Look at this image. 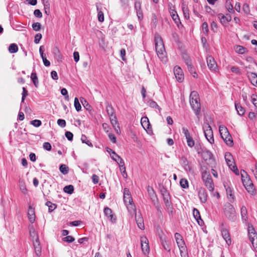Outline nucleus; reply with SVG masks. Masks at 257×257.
I'll use <instances>...</instances> for the list:
<instances>
[{"label": "nucleus", "instance_id": "nucleus-64", "mask_svg": "<svg viewBox=\"0 0 257 257\" xmlns=\"http://www.w3.org/2000/svg\"><path fill=\"white\" fill-rule=\"evenodd\" d=\"M65 136L69 141H72L73 140V135L70 132H66L65 133Z\"/></svg>", "mask_w": 257, "mask_h": 257}, {"label": "nucleus", "instance_id": "nucleus-63", "mask_svg": "<svg viewBox=\"0 0 257 257\" xmlns=\"http://www.w3.org/2000/svg\"><path fill=\"white\" fill-rule=\"evenodd\" d=\"M251 101L254 106L257 108V96L254 94H252L251 96Z\"/></svg>", "mask_w": 257, "mask_h": 257}, {"label": "nucleus", "instance_id": "nucleus-7", "mask_svg": "<svg viewBox=\"0 0 257 257\" xmlns=\"http://www.w3.org/2000/svg\"><path fill=\"white\" fill-rule=\"evenodd\" d=\"M161 192L163 196L167 210L169 213H172L173 212V207L169 193L165 188L161 189Z\"/></svg>", "mask_w": 257, "mask_h": 257}, {"label": "nucleus", "instance_id": "nucleus-10", "mask_svg": "<svg viewBox=\"0 0 257 257\" xmlns=\"http://www.w3.org/2000/svg\"><path fill=\"white\" fill-rule=\"evenodd\" d=\"M249 239L251 242L252 245L254 248H257V233L254 229L252 227L248 228V230Z\"/></svg>", "mask_w": 257, "mask_h": 257}, {"label": "nucleus", "instance_id": "nucleus-35", "mask_svg": "<svg viewBox=\"0 0 257 257\" xmlns=\"http://www.w3.org/2000/svg\"><path fill=\"white\" fill-rule=\"evenodd\" d=\"M187 68L188 71L190 72V73L193 74V76L194 78L197 77V74L195 72V69L194 66L192 65V63L187 64Z\"/></svg>", "mask_w": 257, "mask_h": 257}, {"label": "nucleus", "instance_id": "nucleus-13", "mask_svg": "<svg viewBox=\"0 0 257 257\" xmlns=\"http://www.w3.org/2000/svg\"><path fill=\"white\" fill-rule=\"evenodd\" d=\"M208 68L211 71H216L218 70L216 62L214 58L211 55L208 56L206 58Z\"/></svg>", "mask_w": 257, "mask_h": 257}, {"label": "nucleus", "instance_id": "nucleus-55", "mask_svg": "<svg viewBox=\"0 0 257 257\" xmlns=\"http://www.w3.org/2000/svg\"><path fill=\"white\" fill-rule=\"evenodd\" d=\"M75 240V238L72 236H67L63 238L64 241H66L69 243L72 242Z\"/></svg>", "mask_w": 257, "mask_h": 257}, {"label": "nucleus", "instance_id": "nucleus-8", "mask_svg": "<svg viewBox=\"0 0 257 257\" xmlns=\"http://www.w3.org/2000/svg\"><path fill=\"white\" fill-rule=\"evenodd\" d=\"M204 135L207 141L210 143H214L213 131L208 122H204L203 125Z\"/></svg>", "mask_w": 257, "mask_h": 257}, {"label": "nucleus", "instance_id": "nucleus-58", "mask_svg": "<svg viewBox=\"0 0 257 257\" xmlns=\"http://www.w3.org/2000/svg\"><path fill=\"white\" fill-rule=\"evenodd\" d=\"M98 21L100 22L104 21V14L101 11L98 12Z\"/></svg>", "mask_w": 257, "mask_h": 257}, {"label": "nucleus", "instance_id": "nucleus-59", "mask_svg": "<svg viewBox=\"0 0 257 257\" xmlns=\"http://www.w3.org/2000/svg\"><path fill=\"white\" fill-rule=\"evenodd\" d=\"M116 157L117 158V161H116L117 162V163L119 165V167L124 165V163L123 160L120 157H119L118 155H116Z\"/></svg>", "mask_w": 257, "mask_h": 257}, {"label": "nucleus", "instance_id": "nucleus-24", "mask_svg": "<svg viewBox=\"0 0 257 257\" xmlns=\"http://www.w3.org/2000/svg\"><path fill=\"white\" fill-rule=\"evenodd\" d=\"M141 124L145 130L149 129L151 126L149 120L147 116L142 117L141 120Z\"/></svg>", "mask_w": 257, "mask_h": 257}, {"label": "nucleus", "instance_id": "nucleus-5", "mask_svg": "<svg viewBox=\"0 0 257 257\" xmlns=\"http://www.w3.org/2000/svg\"><path fill=\"white\" fill-rule=\"evenodd\" d=\"M224 213L225 216L230 221H233L236 218L235 209L233 206L229 203L225 204Z\"/></svg>", "mask_w": 257, "mask_h": 257}, {"label": "nucleus", "instance_id": "nucleus-54", "mask_svg": "<svg viewBox=\"0 0 257 257\" xmlns=\"http://www.w3.org/2000/svg\"><path fill=\"white\" fill-rule=\"evenodd\" d=\"M231 71L232 72L235 73L236 74H241V71L240 69L236 66H232L231 68Z\"/></svg>", "mask_w": 257, "mask_h": 257}, {"label": "nucleus", "instance_id": "nucleus-2", "mask_svg": "<svg viewBox=\"0 0 257 257\" xmlns=\"http://www.w3.org/2000/svg\"><path fill=\"white\" fill-rule=\"evenodd\" d=\"M190 103L196 115L199 118V115L200 113L201 105L199 95L195 91H192L190 93Z\"/></svg>", "mask_w": 257, "mask_h": 257}, {"label": "nucleus", "instance_id": "nucleus-42", "mask_svg": "<svg viewBox=\"0 0 257 257\" xmlns=\"http://www.w3.org/2000/svg\"><path fill=\"white\" fill-rule=\"evenodd\" d=\"M106 111L109 117L114 115V109L111 105H108L106 106Z\"/></svg>", "mask_w": 257, "mask_h": 257}, {"label": "nucleus", "instance_id": "nucleus-22", "mask_svg": "<svg viewBox=\"0 0 257 257\" xmlns=\"http://www.w3.org/2000/svg\"><path fill=\"white\" fill-rule=\"evenodd\" d=\"M136 221L139 228L141 229H144L145 228L144 219L141 214L140 215L136 214Z\"/></svg>", "mask_w": 257, "mask_h": 257}, {"label": "nucleus", "instance_id": "nucleus-47", "mask_svg": "<svg viewBox=\"0 0 257 257\" xmlns=\"http://www.w3.org/2000/svg\"><path fill=\"white\" fill-rule=\"evenodd\" d=\"M180 184L183 188L188 187V182L186 179H181L180 181Z\"/></svg>", "mask_w": 257, "mask_h": 257}, {"label": "nucleus", "instance_id": "nucleus-62", "mask_svg": "<svg viewBox=\"0 0 257 257\" xmlns=\"http://www.w3.org/2000/svg\"><path fill=\"white\" fill-rule=\"evenodd\" d=\"M41 38L42 35L40 33L37 34L35 36L34 42L36 44L39 43Z\"/></svg>", "mask_w": 257, "mask_h": 257}, {"label": "nucleus", "instance_id": "nucleus-51", "mask_svg": "<svg viewBox=\"0 0 257 257\" xmlns=\"http://www.w3.org/2000/svg\"><path fill=\"white\" fill-rule=\"evenodd\" d=\"M30 123L35 127H39L42 124V122L40 120L35 119L31 121Z\"/></svg>", "mask_w": 257, "mask_h": 257}, {"label": "nucleus", "instance_id": "nucleus-11", "mask_svg": "<svg viewBox=\"0 0 257 257\" xmlns=\"http://www.w3.org/2000/svg\"><path fill=\"white\" fill-rule=\"evenodd\" d=\"M141 243L143 252L145 255L148 254L150 251V247L148 239L146 236L141 237Z\"/></svg>", "mask_w": 257, "mask_h": 257}, {"label": "nucleus", "instance_id": "nucleus-14", "mask_svg": "<svg viewBox=\"0 0 257 257\" xmlns=\"http://www.w3.org/2000/svg\"><path fill=\"white\" fill-rule=\"evenodd\" d=\"M135 9L139 20H141L143 18V13L142 10L141 2L140 0H135Z\"/></svg>", "mask_w": 257, "mask_h": 257}, {"label": "nucleus", "instance_id": "nucleus-26", "mask_svg": "<svg viewBox=\"0 0 257 257\" xmlns=\"http://www.w3.org/2000/svg\"><path fill=\"white\" fill-rule=\"evenodd\" d=\"M235 107L238 115L241 116L245 113V109L239 103H235Z\"/></svg>", "mask_w": 257, "mask_h": 257}, {"label": "nucleus", "instance_id": "nucleus-38", "mask_svg": "<svg viewBox=\"0 0 257 257\" xmlns=\"http://www.w3.org/2000/svg\"><path fill=\"white\" fill-rule=\"evenodd\" d=\"M9 51L11 53H16L18 51V47L16 44H11L9 47Z\"/></svg>", "mask_w": 257, "mask_h": 257}, {"label": "nucleus", "instance_id": "nucleus-48", "mask_svg": "<svg viewBox=\"0 0 257 257\" xmlns=\"http://www.w3.org/2000/svg\"><path fill=\"white\" fill-rule=\"evenodd\" d=\"M202 31L207 36L209 32L208 24L206 22H204L202 25Z\"/></svg>", "mask_w": 257, "mask_h": 257}, {"label": "nucleus", "instance_id": "nucleus-30", "mask_svg": "<svg viewBox=\"0 0 257 257\" xmlns=\"http://www.w3.org/2000/svg\"><path fill=\"white\" fill-rule=\"evenodd\" d=\"M181 163L186 171H190L191 170L190 166L188 161L185 157H182L181 159Z\"/></svg>", "mask_w": 257, "mask_h": 257}, {"label": "nucleus", "instance_id": "nucleus-17", "mask_svg": "<svg viewBox=\"0 0 257 257\" xmlns=\"http://www.w3.org/2000/svg\"><path fill=\"white\" fill-rule=\"evenodd\" d=\"M241 175L242 178V183L245 187V186H248L250 185H252V183L250 178L246 175V172L243 170L241 171Z\"/></svg>", "mask_w": 257, "mask_h": 257}, {"label": "nucleus", "instance_id": "nucleus-37", "mask_svg": "<svg viewBox=\"0 0 257 257\" xmlns=\"http://www.w3.org/2000/svg\"><path fill=\"white\" fill-rule=\"evenodd\" d=\"M45 205L48 207V210L49 212H52L57 207V205L55 204H54L50 201L46 202Z\"/></svg>", "mask_w": 257, "mask_h": 257}, {"label": "nucleus", "instance_id": "nucleus-28", "mask_svg": "<svg viewBox=\"0 0 257 257\" xmlns=\"http://www.w3.org/2000/svg\"><path fill=\"white\" fill-rule=\"evenodd\" d=\"M29 232H30V235L33 239V241L39 239V236H38L35 229H34V228L33 226H31L30 227Z\"/></svg>", "mask_w": 257, "mask_h": 257}, {"label": "nucleus", "instance_id": "nucleus-40", "mask_svg": "<svg viewBox=\"0 0 257 257\" xmlns=\"http://www.w3.org/2000/svg\"><path fill=\"white\" fill-rule=\"evenodd\" d=\"M60 171L64 175L67 174L69 171L68 167L65 164H62L59 167Z\"/></svg>", "mask_w": 257, "mask_h": 257}, {"label": "nucleus", "instance_id": "nucleus-41", "mask_svg": "<svg viewBox=\"0 0 257 257\" xmlns=\"http://www.w3.org/2000/svg\"><path fill=\"white\" fill-rule=\"evenodd\" d=\"M182 58L186 65L192 63L191 58L187 53H183Z\"/></svg>", "mask_w": 257, "mask_h": 257}, {"label": "nucleus", "instance_id": "nucleus-53", "mask_svg": "<svg viewBox=\"0 0 257 257\" xmlns=\"http://www.w3.org/2000/svg\"><path fill=\"white\" fill-rule=\"evenodd\" d=\"M218 18L222 24H224L227 22L226 17L223 14L221 13L219 14L218 15Z\"/></svg>", "mask_w": 257, "mask_h": 257}, {"label": "nucleus", "instance_id": "nucleus-33", "mask_svg": "<svg viewBox=\"0 0 257 257\" xmlns=\"http://www.w3.org/2000/svg\"><path fill=\"white\" fill-rule=\"evenodd\" d=\"M31 79L33 81L36 87H38L39 85V80L36 72H33L31 75Z\"/></svg>", "mask_w": 257, "mask_h": 257}, {"label": "nucleus", "instance_id": "nucleus-9", "mask_svg": "<svg viewBox=\"0 0 257 257\" xmlns=\"http://www.w3.org/2000/svg\"><path fill=\"white\" fill-rule=\"evenodd\" d=\"M202 179L205 184V186L210 191L214 190V183L209 172L205 171L202 173Z\"/></svg>", "mask_w": 257, "mask_h": 257}, {"label": "nucleus", "instance_id": "nucleus-12", "mask_svg": "<svg viewBox=\"0 0 257 257\" xmlns=\"http://www.w3.org/2000/svg\"><path fill=\"white\" fill-rule=\"evenodd\" d=\"M182 133L184 134V136L186 138L187 145L189 147H193L195 144L194 141L191 136L187 128L183 127L182 128Z\"/></svg>", "mask_w": 257, "mask_h": 257}, {"label": "nucleus", "instance_id": "nucleus-27", "mask_svg": "<svg viewBox=\"0 0 257 257\" xmlns=\"http://www.w3.org/2000/svg\"><path fill=\"white\" fill-rule=\"evenodd\" d=\"M240 213L242 219L244 221H246L248 219V216L247 211L245 206H242L241 207Z\"/></svg>", "mask_w": 257, "mask_h": 257}, {"label": "nucleus", "instance_id": "nucleus-56", "mask_svg": "<svg viewBox=\"0 0 257 257\" xmlns=\"http://www.w3.org/2000/svg\"><path fill=\"white\" fill-rule=\"evenodd\" d=\"M80 101L82 103L83 105L86 107L87 110L89 109V108L91 107L90 105L88 103L87 101L84 99L83 98H80Z\"/></svg>", "mask_w": 257, "mask_h": 257}, {"label": "nucleus", "instance_id": "nucleus-15", "mask_svg": "<svg viewBox=\"0 0 257 257\" xmlns=\"http://www.w3.org/2000/svg\"><path fill=\"white\" fill-rule=\"evenodd\" d=\"M174 73L178 81L182 82L184 80V74L181 68L178 66H176L174 68Z\"/></svg>", "mask_w": 257, "mask_h": 257}, {"label": "nucleus", "instance_id": "nucleus-43", "mask_svg": "<svg viewBox=\"0 0 257 257\" xmlns=\"http://www.w3.org/2000/svg\"><path fill=\"white\" fill-rule=\"evenodd\" d=\"M149 105L151 107L157 108L159 111H161V107L158 105V104L156 103V102L153 101V100H150L149 102Z\"/></svg>", "mask_w": 257, "mask_h": 257}, {"label": "nucleus", "instance_id": "nucleus-61", "mask_svg": "<svg viewBox=\"0 0 257 257\" xmlns=\"http://www.w3.org/2000/svg\"><path fill=\"white\" fill-rule=\"evenodd\" d=\"M43 148L47 151H50L52 149V147L49 143L45 142L43 144Z\"/></svg>", "mask_w": 257, "mask_h": 257}, {"label": "nucleus", "instance_id": "nucleus-44", "mask_svg": "<svg viewBox=\"0 0 257 257\" xmlns=\"http://www.w3.org/2000/svg\"><path fill=\"white\" fill-rule=\"evenodd\" d=\"M225 8L229 13H232L233 12V6L231 5L230 2L228 0L226 1Z\"/></svg>", "mask_w": 257, "mask_h": 257}, {"label": "nucleus", "instance_id": "nucleus-18", "mask_svg": "<svg viewBox=\"0 0 257 257\" xmlns=\"http://www.w3.org/2000/svg\"><path fill=\"white\" fill-rule=\"evenodd\" d=\"M198 196L202 203H205L207 201V194L205 189L200 188L198 190Z\"/></svg>", "mask_w": 257, "mask_h": 257}, {"label": "nucleus", "instance_id": "nucleus-45", "mask_svg": "<svg viewBox=\"0 0 257 257\" xmlns=\"http://www.w3.org/2000/svg\"><path fill=\"white\" fill-rule=\"evenodd\" d=\"M245 188L246 190L247 191V192L251 194H253L255 193V189L253 187V183L252 185L245 186Z\"/></svg>", "mask_w": 257, "mask_h": 257}, {"label": "nucleus", "instance_id": "nucleus-25", "mask_svg": "<svg viewBox=\"0 0 257 257\" xmlns=\"http://www.w3.org/2000/svg\"><path fill=\"white\" fill-rule=\"evenodd\" d=\"M248 77L252 85L257 86V75L255 73L250 72L248 74Z\"/></svg>", "mask_w": 257, "mask_h": 257}, {"label": "nucleus", "instance_id": "nucleus-16", "mask_svg": "<svg viewBox=\"0 0 257 257\" xmlns=\"http://www.w3.org/2000/svg\"><path fill=\"white\" fill-rule=\"evenodd\" d=\"M169 12L172 18L173 19L175 23L177 25L178 27L180 28V26H182V25H181V23L180 22V19L177 13V12L174 10V7L173 8H170Z\"/></svg>", "mask_w": 257, "mask_h": 257}, {"label": "nucleus", "instance_id": "nucleus-49", "mask_svg": "<svg viewBox=\"0 0 257 257\" xmlns=\"http://www.w3.org/2000/svg\"><path fill=\"white\" fill-rule=\"evenodd\" d=\"M32 26L33 29L35 31H39L41 28V25L39 22L33 23Z\"/></svg>", "mask_w": 257, "mask_h": 257}, {"label": "nucleus", "instance_id": "nucleus-36", "mask_svg": "<svg viewBox=\"0 0 257 257\" xmlns=\"http://www.w3.org/2000/svg\"><path fill=\"white\" fill-rule=\"evenodd\" d=\"M81 140L82 143L86 144L90 147H93V145L91 142L87 139V137L85 135L81 136Z\"/></svg>", "mask_w": 257, "mask_h": 257}, {"label": "nucleus", "instance_id": "nucleus-6", "mask_svg": "<svg viewBox=\"0 0 257 257\" xmlns=\"http://www.w3.org/2000/svg\"><path fill=\"white\" fill-rule=\"evenodd\" d=\"M175 238L179 248L181 257H187L186 254V246L182 236L179 233L175 234Z\"/></svg>", "mask_w": 257, "mask_h": 257}, {"label": "nucleus", "instance_id": "nucleus-31", "mask_svg": "<svg viewBox=\"0 0 257 257\" xmlns=\"http://www.w3.org/2000/svg\"><path fill=\"white\" fill-rule=\"evenodd\" d=\"M225 159L226 163L229 168L231 167L233 165H234V162L231 160V159H232V156L230 153H226L225 154Z\"/></svg>", "mask_w": 257, "mask_h": 257}, {"label": "nucleus", "instance_id": "nucleus-20", "mask_svg": "<svg viewBox=\"0 0 257 257\" xmlns=\"http://www.w3.org/2000/svg\"><path fill=\"white\" fill-rule=\"evenodd\" d=\"M221 234L223 238L226 241L227 244L228 245L230 244L231 240L228 231L226 229L223 228L221 230Z\"/></svg>", "mask_w": 257, "mask_h": 257}, {"label": "nucleus", "instance_id": "nucleus-57", "mask_svg": "<svg viewBox=\"0 0 257 257\" xmlns=\"http://www.w3.org/2000/svg\"><path fill=\"white\" fill-rule=\"evenodd\" d=\"M28 95V91L26 89L25 87L23 88V92H22V101L21 103L24 102L25 97Z\"/></svg>", "mask_w": 257, "mask_h": 257}, {"label": "nucleus", "instance_id": "nucleus-39", "mask_svg": "<svg viewBox=\"0 0 257 257\" xmlns=\"http://www.w3.org/2000/svg\"><path fill=\"white\" fill-rule=\"evenodd\" d=\"M63 190L65 192L71 194L74 191V187L71 185H67L64 188Z\"/></svg>", "mask_w": 257, "mask_h": 257}, {"label": "nucleus", "instance_id": "nucleus-4", "mask_svg": "<svg viewBox=\"0 0 257 257\" xmlns=\"http://www.w3.org/2000/svg\"><path fill=\"white\" fill-rule=\"evenodd\" d=\"M219 131L220 136L225 143L229 146L233 145L232 137L230 135L227 128L223 125H220Z\"/></svg>", "mask_w": 257, "mask_h": 257}, {"label": "nucleus", "instance_id": "nucleus-50", "mask_svg": "<svg viewBox=\"0 0 257 257\" xmlns=\"http://www.w3.org/2000/svg\"><path fill=\"white\" fill-rule=\"evenodd\" d=\"M110 120L111 123L113 126H115V125H116L117 124H118L116 116L115 115L110 116Z\"/></svg>", "mask_w": 257, "mask_h": 257}, {"label": "nucleus", "instance_id": "nucleus-60", "mask_svg": "<svg viewBox=\"0 0 257 257\" xmlns=\"http://www.w3.org/2000/svg\"><path fill=\"white\" fill-rule=\"evenodd\" d=\"M57 124L62 127H64L66 126V121L64 119H59L57 120Z\"/></svg>", "mask_w": 257, "mask_h": 257}, {"label": "nucleus", "instance_id": "nucleus-1", "mask_svg": "<svg viewBox=\"0 0 257 257\" xmlns=\"http://www.w3.org/2000/svg\"><path fill=\"white\" fill-rule=\"evenodd\" d=\"M156 51L162 61L167 60L166 52L164 43L161 37L159 34H156L154 38Z\"/></svg>", "mask_w": 257, "mask_h": 257}, {"label": "nucleus", "instance_id": "nucleus-34", "mask_svg": "<svg viewBox=\"0 0 257 257\" xmlns=\"http://www.w3.org/2000/svg\"><path fill=\"white\" fill-rule=\"evenodd\" d=\"M19 186L22 192L24 194H26L27 193V189L26 188L24 180L22 179L19 180Z\"/></svg>", "mask_w": 257, "mask_h": 257}, {"label": "nucleus", "instance_id": "nucleus-29", "mask_svg": "<svg viewBox=\"0 0 257 257\" xmlns=\"http://www.w3.org/2000/svg\"><path fill=\"white\" fill-rule=\"evenodd\" d=\"M104 213L105 215L110 219L111 221L115 220V218H113V215L112 214V210L108 207H105L104 209Z\"/></svg>", "mask_w": 257, "mask_h": 257}, {"label": "nucleus", "instance_id": "nucleus-32", "mask_svg": "<svg viewBox=\"0 0 257 257\" xmlns=\"http://www.w3.org/2000/svg\"><path fill=\"white\" fill-rule=\"evenodd\" d=\"M161 244L166 250H167L168 252L170 251V248L169 243H168L167 241V239L165 238L164 236L161 237Z\"/></svg>", "mask_w": 257, "mask_h": 257}, {"label": "nucleus", "instance_id": "nucleus-46", "mask_svg": "<svg viewBox=\"0 0 257 257\" xmlns=\"http://www.w3.org/2000/svg\"><path fill=\"white\" fill-rule=\"evenodd\" d=\"M74 104L75 108L77 111H79L81 110V106L79 102V100H78V98H77V97L75 98Z\"/></svg>", "mask_w": 257, "mask_h": 257}, {"label": "nucleus", "instance_id": "nucleus-21", "mask_svg": "<svg viewBox=\"0 0 257 257\" xmlns=\"http://www.w3.org/2000/svg\"><path fill=\"white\" fill-rule=\"evenodd\" d=\"M193 215L195 219H196V220L197 221L198 224L200 225H202V224L203 223V221L201 218V216L199 210L196 208L193 209Z\"/></svg>", "mask_w": 257, "mask_h": 257}, {"label": "nucleus", "instance_id": "nucleus-23", "mask_svg": "<svg viewBox=\"0 0 257 257\" xmlns=\"http://www.w3.org/2000/svg\"><path fill=\"white\" fill-rule=\"evenodd\" d=\"M33 244L37 255L40 256L41 254V247L39 239L33 240Z\"/></svg>", "mask_w": 257, "mask_h": 257}, {"label": "nucleus", "instance_id": "nucleus-52", "mask_svg": "<svg viewBox=\"0 0 257 257\" xmlns=\"http://www.w3.org/2000/svg\"><path fill=\"white\" fill-rule=\"evenodd\" d=\"M54 54L55 55V57L58 59H62V56L60 54L59 50L56 48L54 50Z\"/></svg>", "mask_w": 257, "mask_h": 257}, {"label": "nucleus", "instance_id": "nucleus-3", "mask_svg": "<svg viewBox=\"0 0 257 257\" xmlns=\"http://www.w3.org/2000/svg\"><path fill=\"white\" fill-rule=\"evenodd\" d=\"M123 201L129 212L136 211V207L133 203L131 193L126 188L123 189Z\"/></svg>", "mask_w": 257, "mask_h": 257}, {"label": "nucleus", "instance_id": "nucleus-19", "mask_svg": "<svg viewBox=\"0 0 257 257\" xmlns=\"http://www.w3.org/2000/svg\"><path fill=\"white\" fill-rule=\"evenodd\" d=\"M28 216L30 222L33 223L35 221V209L31 206H29L28 211Z\"/></svg>", "mask_w": 257, "mask_h": 257}]
</instances>
